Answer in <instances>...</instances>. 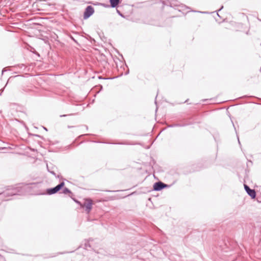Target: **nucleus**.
<instances>
[{
    "instance_id": "obj_1",
    "label": "nucleus",
    "mask_w": 261,
    "mask_h": 261,
    "mask_svg": "<svg viewBox=\"0 0 261 261\" xmlns=\"http://www.w3.org/2000/svg\"><path fill=\"white\" fill-rule=\"evenodd\" d=\"M32 191V184H22L8 191V194L10 195H31Z\"/></svg>"
},
{
    "instance_id": "obj_2",
    "label": "nucleus",
    "mask_w": 261,
    "mask_h": 261,
    "mask_svg": "<svg viewBox=\"0 0 261 261\" xmlns=\"http://www.w3.org/2000/svg\"><path fill=\"white\" fill-rule=\"evenodd\" d=\"M76 202L80 204L81 207H85V211L87 214H89L90 212L93 204V201L92 199L90 198L85 199L83 203H81L78 201H76Z\"/></svg>"
},
{
    "instance_id": "obj_3",
    "label": "nucleus",
    "mask_w": 261,
    "mask_h": 261,
    "mask_svg": "<svg viewBox=\"0 0 261 261\" xmlns=\"http://www.w3.org/2000/svg\"><path fill=\"white\" fill-rule=\"evenodd\" d=\"M64 182L62 181L54 188H49L46 190V193L48 195H52L59 191L64 186Z\"/></svg>"
},
{
    "instance_id": "obj_4",
    "label": "nucleus",
    "mask_w": 261,
    "mask_h": 261,
    "mask_svg": "<svg viewBox=\"0 0 261 261\" xmlns=\"http://www.w3.org/2000/svg\"><path fill=\"white\" fill-rule=\"evenodd\" d=\"M94 10L92 6H87L84 13V18L85 19L88 18L94 13Z\"/></svg>"
},
{
    "instance_id": "obj_5",
    "label": "nucleus",
    "mask_w": 261,
    "mask_h": 261,
    "mask_svg": "<svg viewBox=\"0 0 261 261\" xmlns=\"http://www.w3.org/2000/svg\"><path fill=\"white\" fill-rule=\"evenodd\" d=\"M244 189L247 193L251 197L252 199H254L256 197V192L255 190L251 189L247 185H244Z\"/></svg>"
},
{
    "instance_id": "obj_6",
    "label": "nucleus",
    "mask_w": 261,
    "mask_h": 261,
    "mask_svg": "<svg viewBox=\"0 0 261 261\" xmlns=\"http://www.w3.org/2000/svg\"><path fill=\"white\" fill-rule=\"evenodd\" d=\"M167 186V185H166L165 184L161 182V181H159V182H155L153 185V190L154 191H160L162 189H163L164 188L166 187Z\"/></svg>"
},
{
    "instance_id": "obj_7",
    "label": "nucleus",
    "mask_w": 261,
    "mask_h": 261,
    "mask_svg": "<svg viewBox=\"0 0 261 261\" xmlns=\"http://www.w3.org/2000/svg\"><path fill=\"white\" fill-rule=\"evenodd\" d=\"M42 3L41 1H37L35 3H34V14L35 13H37V11H40L43 9V8L42 7L41 8H39L40 4Z\"/></svg>"
},
{
    "instance_id": "obj_8",
    "label": "nucleus",
    "mask_w": 261,
    "mask_h": 261,
    "mask_svg": "<svg viewBox=\"0 0 261 261\" xmlns=\"http://www.w3.org/2000/svg\"><path fill=\"white\" fill-rule=\"evenodd\" d=\"M41 28L42 26L39 25L38 23L34 22V35L37 37H38L39 35L37 34V32H40L41 31Z\"/></svg>"
},
{
    "instance_id": "obj_9",
    "label": "nucleus",
    "mask_w": 261,
    "mask_h": 261,
    "mask_svg": "<svg viewBox=\"0 0 261 261\" xmlns=\"http://www.w3.org/2000/svg\"><path fill=\"white\" fill-rule=\"evenodd\" d=\"M111 6L112 8L116 7L120 3V0H110Z\"/></svg>"
},
{
    "instance_id": "obj_10",
    "label": "nucleus",
    "mask_w": 261,
    "mask_h": 261,
    "mask_svg": "<svg viewBox=\"0 0 261 261\" xmlns=\"http://www.w3.org/2000/svg\"><path fill=\"white\" fill-rule=\"evenodd\" d=\"M31 86H24L22 88V92L24 93H30L32 91Z\"/></svg>"
},
{
    "instance_id": "obj_11",
    "label": "nucleus",
    "mask_w": 261,
    "mask_h": 261,
    "mask_svg": "<svg viewBox=\"0 0 261 261\" xmlns=\"http://www.w3.org/2000/svg\"><path fill=\"white\" fill-rule=\"evenodd\" d=\"M34 59H35L36 61H40V59H39V58L40 57L39 54L34 49Z\"/></svg>"
},
{
    "instance_id": "obj_12",
    "label": "nucleus",
    "mask_w": 261,
    "mask_h": 261,
    "mask_svg": "<svg viewBox=\"0 0 261 261\" xmlns=\"http://www.w3.org/2000/svg\"><path fill=\"white\" fill-rule=\"evenodd\" d=\"M62 193L65 194H67L70 193L71 191L67 188H64L63 190Z\"/></svg>"
},
{
    "instance_id": "obj_13",
    "label": "nucleus",
    "mask_w": 261,
    "mask_h": 261,
    "mask_svg": "<svg viewBox=\"0 0 261 261\" xmlns=\"http://www.w3.org/2000/svg\"><path fill=\"white\" fill-rule=\"evenodd\" d=\"M29 150L30 152H29L28 151H26L25 152V154L29 157H31L32 152L33 150L31 148H29Z\"/></svg>"
},
{
    "instance_id": "obj_14",
    "label": "nucleus",
    "mask_w": 261,
    "mask_h": 261,
    "mask_svg": "<svg viewBox=\"0 0 261 261\" xmlns=\"http://www.w3.org/2000/svg\"><path fill=\"white\" fill-rule=\"evenodd\" d=\"M47 168L48 172H49L50 173H51L54 175H56V173H55V171L54 170H53L51 169H50L47 165Z\"/></svg>"
},
{
    "instance_id": "obj_15",
    "label": "nucleus",
    "mask_w": 261,
    "mask_h": 261,
    "mask_svg": "<svg viewBox=\"0 0 261 261\" xmlns=\"http://www.w3.org/2000/svg\"><path fill=\"white\" fill-rule=\"evenodd\" d=\"M85 248H86V249L88 247H90V245L88 242L85 243Z\"/></svg>"
},
{
    "instance_id": "obj_16",
    "label": "nucleus",
    "mask_w": 261,
    "mask_h": 261,
    "mask_svg": "<svg viewBox=\"0 0 261 261\" xmlns=\"http://www.w3.org/2000/svg\"><path fill=\"white\" fill-rule=\"evenodd\" d=\"M25 35H27V36L29 37H31L32 36L30 34V33L28 32H25Z\"/></svg>"
},
{
    "instance_id": "obj_17",
    "label": "nucleus",
    "mask_w": 261,
    "mask_h": 261,
    "mask_svg": "<svg viewBox=\"0 0 261 261\" xmlns=\"http://www.w3.org/2000/svg\"><path fill=\"white\" fill-rule=\"evenodd\" d=\"M117 13L119 14V15L123 16L122 14L120 13V12L119 10H117Z\"/></svg>"
},
{
    "instance_id": "obj_18",
    "label": "nucleus",
    "mask_w": 261,
    "mask_h": 261,
    "mask_svg": "<svg viewBox=\"0 0 261 261\" xmlns=\"http://www.w3.org/2000/svg\"><path fill=\"white\" fill-rule=\"evenodd\" d=\"M195 12H196V11ZM196 12H198V13H206L205 12H201V11H196Z\"/></svg>"
},
{
    "instance_id": "obj_19",
    "label": "nucleus",
    "mask_w": 261,
    "mask_h": 261,
    "mask_svg": "<svg viewBox=\"0 0 261 261\" xmlns=\"http://www.w3.org/2000/svg\"><path fill=\"white\" fill-rule=\"evenodd\" d=\"M223 6H221V8H220L218 11H220L221 9H223Z\"/></svg>"
},
{
    "instance_id": "obj_20",
    "label": "nucleus",
    "mask_w": 261,
    "mask_h": 261,
    "mask_svg": "<svg viewBox=\"0 0 261 261\" xmlns=\"http://www.w3.org/2000/svg\"><path fill=\"white\" fill-rule=\"evenodd\" d=\"M29 47L31 48V49L32 48V46L29 44H27Z\"/></svg>"
},
{
    "instance_id": "obj_21",
    "label": "nucleus",
    "mask_w": 261,
    "mask_h": 261,
    "mask_svg": "<svg viewBox=\"0 0 261 261\" xmlns=\"http://www.w3.org/2000/svg\"><path fill=\"white\" fill-rule=\"evenodd\" d=\"M66 116V115H61L60 116H61V117H64V116Z\"/></svg>"
},
{
    "instance_id": "obj_22",
    "label": "nucleus",
    "mask_w": 261,
    "mask_h": 261,
    "mask_svg": "<svg viewBox=\"0 0 261 261\" xmlns=\"http://www.w3.org/2000/svg\"><path fill=\"white\" fill-rule=\"evenodd\" d=\"M43 128H44V129H45L46 130H47V129H46L45 127H43Z\"/></svg>"
},
{
    "instance_id": "obj_23",
    "label": "nucleus",
    "mask_w": 261,
    "mask_h": 261,
    "mask_svg": "<svg viewBox=\"0 0 261 261\" xmlns=\"http://www.w3.org/2000/svg\"><path fill=\"white\" fill-rule=\"evenodd\" d=\"M30 20H29L28 21V23H29V22H30Z\"/></svg>"
},
{
    "instance_id": "obj_24",
    "label": "nucleus",
    "mask_w": 261,
    "mask_h": 261,
    "mask_svg": "<svg viewBox=\"0 0 261 261\" xmlns=\"http://www.w3.org/2000/svg\"><path fill=\"white\" fill-rule=\"evenodd\" d=\"M260 45H261V43H260Z\"/></svg>"
}]
</instances>
